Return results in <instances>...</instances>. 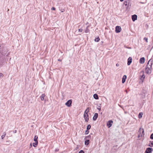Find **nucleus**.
I'll use <instances>...</instances> for the list:
<instances>
[{
  "instance_id": "f257e3e1",
  "label": "nucleus",
  "mask_w": 153,
  "mask_h": 153,
  "mask_svg": "<svg viewBox=\"0 0 153 153\" xmlns=\"http://www.w3.org/2000/svg\"><path fill=\"white\" fill-rule=\"evenodd\" d=\"M153 60L150 59L149 61L146 68V72L148 74H150L152 72V65Z\"/></svg>"
},
{
  "instance_id": "f03ea898",
  "label": "nucleus",
  "mask_w": 153,
  "mask_h": 153,
  "mask_svg": "<svg viewBox=\"0 0 153 153\" xmlns=\"http://www.w3.org/2000/svg\"><path fill=\"white\" fill-rule=\"evenodd\" d=\"M8 51V50L6 48H1V46H0V52L3 55L7 56L9 55V53L7 54Z\"/></svg>"
},
{
  "instance_id": "7ed1b4c3",
  "label": "nucleus",
  "mask_w": 153,
  "mask_h": 153,
  "mask_svg": "<svg viewBox=\"0 0 153 153\" xmlns=\"http://www.w3.org/2000/svg\"><path fill=\"white\" fill-rule=\"evenodd\" d=\"M144 129L140 128L138 131V137L139 139H140L144 135Z\"/></svg>"
},
{
  "instance_id": "20e7f679",
  "label": "nucleus",
  "mask_w": 153,
  "mask_h": 153,
  "mask_svg": "<svg viewBox=\"0 0 153 153\" xmlns=\"http://www.w3.org/2000/svg\"><path fill=\"white\" fill-rule=\"evenodd\" d=\"M141 75L140 76V82L141 83H142L145 79V76L143 72L142 71L141 72Z\"/></svg>"
},
{
  "instance_id": "39448f33",
  "label": "nucleus",
  "mask_w": 153,
  "mask_h": 153,
  "mask_svg": "<svg viewBox=\"0 0 153 153\" xmlns=\"http://www.w3.org/2000/svg\"><path fill=\"white\" fill-rule=\"evenodd\" d=\"M113 122L112 120H110L107 122L106 126L108 128H109L111 126Z\"/></svg>"
},
{
  "instance_id": "423d86ee",
  "label": "nucleus",
  "mask_w": 153,
  "mask_h": 153,
  "mask_svg": "<svg viewBox=\"0 0 153 153\" xmlns=\"http://www.w3.org/2000/svg\"><path fill=\"white\" fill-rule=\"evenodd\" d=\"M124 4L125 6H127V9H128V8H130L129 7L131 6V4L130 2V1H125L124 3Z\"/></svg>"
},
{
  "instance_id": "0eeeda50",
  "label": "nucleus",
  "mask_w": 153,
  "mask_h": 153,
  "mask_svg": "<svg viewBox=\"0 0 153 153\" xmlns=\"http://www.w3.org/2000/svg\"><path fill=\"white\" fill-rule=\"evenodd\" d=\"M72 100L71 99L68 100L65 103V105L68 107H70L72 105Z\"/></svg>"
},
{
  "instance_id": "6e6552de",
  "label": "nucleus",
  "mask_w": 153,
  "mask_h": 153,
  "mask_svg": "<svg viewBox=\"0 0 153 153\" xmlns=\"http://www.w3.org/2000/svg\"><path fill=\"white\" fill-rule=\"evenodd\" d=\"M121 30V28L120 26H116L115 27V32L118 33L120 32Z\"/></svg>"
},
{
  "instance_id": "1a4fd4ad",
  "label": "nucleus",
  "mask_w": 153,
  "mask_h": 153,
  "mask_svg": "<svg viewBox=\"0 0 153 153\" xmlns=\"http://www.w3.org/2000/svg\"><path fill=\"white\" fill-rule=\"evenodd\" d=\"M84 117L85 120V121L87 122H88L89 120V115L88 114H84Z\"/></svg>"
},
{
  "instance_id": "9d476101",
  "label": "nucleus",
  "mask_w": 153,
  "mask_h": 153,
  "mask_svg": "<svg viewBox=\"0 0 153 153\" xmlns=\"http://www.w3.org/2000/svg\"><path fill=\"white\" fill-rule=\"evenodd\" d=\"M132 61V58L130 57L128 59L127 61V65H129Z\"/></svg>"
},
{
  "instance_id": "9b49d317",
  "label": "nucleus",
  "mask_w": 153,
  "mask_h": 153,
  "mask_svg": "<svg viewBox=\"0 0 153 153\" xmlns=\"http://www.w3.org/2000/svg\"><path fill=\"white\" fill-rule=\"evenodd\" d=\"M98 117V114L97 113H95L93 117V120L94 121H95L97 120Z\"/></svg>"
},
{
  "instance_id": "f8f14e48",
  "label": "nucleus",
  "mask_w": 153,
  "mask_h": 153,
  "mask_svg": "<svg viewBox=\"0 0 153 153\" xmlns=\"http://www.w3.org/2000/svg\"><path fill=\"white\" fill-rule=\"evenodd\" d=\"M127 78V76L126 75H124L122 79V83H124L126 81V80Z\"/></svg>"
},
{
  "instance_id": "ddd939ff",
  "label": "nucleus",
  "mask_w": 153,
  "mask_h": 153,
  "mask_svg": "<svg viewBox=\"0 0 153 153\" xmlns=\"http://www.w3.org/2000/svg\"><path fill=\"white\" fill-rule=\"evenodd\" d=\"M145 62V58L144 57H142L140 59V62L141 64L144 63Z\"/></svg>"
},
{
  "instance_id": "4468645a",
  "label": "nucleus",
  "mask_w": 153,
  "mask_h": 153,
  "mask_svg": "<svg viewBox=\"0 0 153 153\" xmlns=\"http://www.w3.org/2000/svg\"><path fill=\"white\" fill-rule=\"evenodd\" d=\"M85 145L88 146L90 140L88 139H85Z\"/></svg>"
},
{
  "instance_id": "2eb2a0df",
  "label": "nucleus",
  "mask_w": 153,
  "mask_h": 153,
  "mask_svg": "<svg viewBox=\"0 0 153 153\" xmlns=\"http://www.w3.org/2000/svg\"><path fill=\"white\" fill-rule=\"evenodd\" d=\"M152 149L150 148H148L146 151V153H150L152 152Z\"/></svg>"
},
{
  "instance_id": "dca6fc26",
  "label": "nucleus",
  "mask_w": 153,
  "mask_h": 153,
  "mask_svg": "<svg viewBox=\"0 0 153 153\" xmlns=\"http://www.w3.org/2000/svg\"><path fill=\"white\" fill-rule=\"evenodd\" d=\"M94 98L96 100H98L99 99V97L98 95L97 94H95L93 95Z\"/></svg>"
},
{
  "instance_id": "f3484780",
  "label": "nucleus",
  "mask_w": 153,
  "mask_h": 153,
  "mask_svg": "<svg viewBox=\"0 0 153 153\" xmlns=\"http://www.w3.org/2000/svg\"><path fill=\"white\" fill-rule=\"evenodd\" d=\"M45 96V94H42L41 96L40 97V98L41 99V100L42 101L44 100V98Z\"/></svg>"
},
{
  "instance_id": "a211bd4d",
  "label": "nucleus",
  "mask_w": 153,
  "mask_h": 153,
  "mask_svg": "<svg viewBox=\"0 0 153 153\" xmlns=\"http://www.w3.org/2000/svg\"><path fill=\"white\" fill-rule=\"evenodd\" d=\"M89 108H87L85 111L84 114H88V113L89 112Z\"/></svg>"
},
{
  "instance_id": "6ab92c4d",
  "label": "nucleus",
  "mask_w": 153,
  "mask_h": 153,
  "mask_svg": "<svg viewBox=\"0 0 153 153\" xmlns=\"http://www.w3.org/2000/svg\"><path fill=\"white\" fill-rule=\"evenodd\" d=\"M38 137L37 135H35L34 137L33 140L35 142H38Z\"/></svg>"
},
{
  "instance_id": "aec40b11",
  "label": "nucleus",
  "mask_w": 153,
  "mask_h": 153,
  "mask_svg": "<svg viewBox=\"0 0 153 153\" xmlns=\"http://www.w3.org/2000/svg\"><path fill=\"white\" fill-rule=\"evenodd\" d=\"M89 27V26L88 25L86 27V29L85 31V33H87L89 32V30L88 28V27Z\"/></svg>"
},
{
  "instance_id": "412c9836",
  "label": "nucleus",
  "mask_w": 153,
  "mask_h": 153,
  "mask_svg": "<svg viewBox=\"0 0 153 153\" xmlns=\"http://www.w3.org/2000/svg\"><path fill=\"white\" fill-rule=\"evenodd\" d=\"M38 142H35V143H33V146L34 147H36L38 145Z\"/></svg>"
},
{
  "instance_id": "4be33fe9",
  "label": "nucleus",
  "mask_w": 153,
  "mask_h": 153,
  "mask_svg": "<svg viewBox=\"0 0 153 153\" xmlns=\"http://www.w3.org/2000/svg\"><path fill=\"white\" fill-rule=\"evenodd\" d=\"M91 138V136L90 135H89L88 136H86L84 139H88L89 140Z\"/></svg>"
},
{
  "instance_id": "5701e85b",
  "label": "nucleus",
  "mask_w": 153,
  "mask_h": 153,
  "mask_svg": "<svg viewBox=\"0 0 153 153\" xmlns=\"http://www.w3.org/2000/svg\"><path fill=\"white\" fill-rule=\"evenodd\" d=\"M100 40V39L99 37L98 36H97V37H96L94 39V41L96 42H98Z\"/></svg>"
},
{
  "instance_id": "b1692460",
  "label": "nucleus",
  "mask_w": 153,
  "mask_h": 153,
  "mask_svg": "<svg viewBox=\"0 0 153 153\" xmlns=\"http://www.w3.org/2000/svg\"><path fill=\"white\" fill-rule=\"evenodd\" d=\"M143 114V112L140 113L138 115V117L139 119L141 118Z\"/></svg>"
},
{
  "instance_id": "393cba45",
  "label": "nucleus",
  "mask_w": 153,
  "mask_h": 153,
  "mask_svg": "<svg viewBox=\"0 0 153 153\" xmlns=\"http://www.w3.org/2000/svg\"><path fill=\"white\" fill-rule=\"evenodd\" d=\"M91 127V125L90 124H89L87 126L86 129H87V130H89V129H90Z\"/></svg>"
},
{
  "instance_id": "a878e982",
  "label": "nucleus",
  "mask_w": 153,
  "mask_h": 153,
  "mask_svg": "<svg viewBox=\"0 0 153 153\" xmlns=\"http://www.w3.org/2000/svg\"><path fill=\"white\" fill-rule=\"evenodd\" d=\"M6 134L5 132H4L3 133V134L1 136V137L2 139H3L5 137V136Z\"/></svg>"
},
{
  "instance_id": "bb28decb",
  "label": "nucleus",
  "mask_w": 153,
  "mask_h": 153,
  "mask_svg": "<svg viewBox=\"0 0 153 153\" xmlns=\"http://www.w3.org/2000/svg\"><path fill=\"white\" fill-rule=\"evenodd\" d=\"M89 131L88 130H87V129H86V130L85 131V134L86 135V134H88V133H89Z\"/></svg>"
},
{
  "instance_id": "cd10ccee",
  "label": "nucleus",
  "mask_w": 153,
  "mask_h": 153,
  "mask_svg": "<svg viewBox=\"0 0 153 153\" xmlns=\"http://www.w3.org/2000/svg\"><path fill=\"white\" fill-rule=\"evenodd\" d=\"M79 153H85L84 151L83 150H81Z\"/></svg>"
},
{
  "instance_id": "c85d7f7f",
  "label": "nucleus",
  "mask_w": 153,
  "mask_h": 153,
  "mask_svg": "<svg viewBox=\"0 0 153 153\" xmlns=\"http://www.w3.org/2000/svg\"><path fill=\"white\" fill-rule=\"evenodd\" d=\"M131 18L133 21L134 22V15H132Z\"/></svg>"
},
{
  "instance_id": "c756f323",
  "label": "nucleus",
  "mask_w": 153,
  "mask_h": 153,
  "mask_svg": "<svg viewBox=\"0 0 153 153\" xmlns=\"http://www.w3.org/2000/svg\"><path fill=\"white\" fill-rule=\"evenodd\" d=\"M101 106H99V108H97V109L99 111H100L101 110Z\"/></svg>"
},
{
  "instance_id": "7c9ffc66",
  "label": "nucleus",
  "mask_w": 153,
  "mask_h": 153,
  "mask_svg": "<svg viewBox=\"0 0 153 153\" xmlns=\"http://www.w3.org/2000/svg\"><path fill=\"white\" fill-rule=\"evenodd\" d=\"M137 16L136 15L134 14V21L137 19Z\"/></svg>"
},
{
  "instance_id": "2f4dec72",
  "label": "nucleus",
  "mask_w": 153,
  "mask_h": 153,
  "mask_svg": "<svg viewBox=\"0 0 153 153\" xmlns=\"http://www.w3.org/2000/svg\"><path fill=\"white\" fill-rule=\"evenodd\" d=\"M150 138L152 139H153V133L151 135Z\"/></svg>"
},
{
  "instance_id": "473e14b6",
  "label": "nucleus",
  "mask_w": 153,
  "mask_h": 153,
  "mask_svg": "<svg viewBox=\"0 0 153 153\" xmlns=\"http://www.w3.org/2000/svg\"><path fill=\"white\" fill-rule=\"evenodd\" d=\"M82 29H78V31L79 32H82Z\"/></svg>"
},
{
  "instance_id": "72a5a7b5",
  "label": "nucleus",
  "mask_w": 153,
  "mask_h": 153,
  "mask_svg": "<svg viewBox=\"0 0 153 153\" xmlns=\"http://www.w3.org/2000/svg\"><path fill=\"white\" fill-rule=\"evenodd\" d=\"M144 39L146 41V42H148V39L147 38L145 37L144 38Z\"/></svg>"
},
{
  "instance_id": "f704fd0d",
  "label": "nucleus",
  "mask_w": 153,
  "mask_h": 153,
  "mask_svg": "<svg viewBox=\"0 0 153 153\" xmlns=\"http://www.w3.org/2000/svg\"><path fill=\"white\" fill-rule=\"evenodd\" d=\"M51 9L52 10H56V8L55 7H53L51 8Z\"/></svg>"
},
{
  "instance_id": "c9c22d12",
  "label": "nucleus",
  "mask_w": 153,
  "mask_h": 153,
  "mask_svg": "<svg viewBox=\"0 0 153 153\" xmlns=\"http://www.w3.org/2000/svg\"><path fill=\"white\" fill-rule=\"evenodd\" d=\"M61 11L62 12H63L65 11V9H61Z\"/></svg>"
},
{
  "instance_id": "e433bc0d",
  "label": "nucleus",
  "mask_w": 153,
  "mask_h": 153,
  "mask_svg": "<svg viewBox=\"0 0 153 153\" xmlns=\"http://www.w3.org/2000/svg\"><path fill=\"white\" fill-rule=\"evenodd\" d=\"M132 26H133V24H131L130 25V28L131 29V27Z\"/></svg>"
},
{
  "instance_id": "4c0bfd02",
  "label": "nucleus",
  "mask_w": 153,
  "mask_h": 153,
  "mask_svg": "<svg viewBox=\"0 0 153 153\" xmlns=\"http://www.w3.org/2000/svg\"><path fill=\"white\" fill-rule=\"evenodd\" d=\"M3 75V74L1 73H0V78L1 76Z\"/></svg>"
},
{
  "instance_id": "58836bf2",
  "label": "nucleus",
  "mask_w": 153,
  "mask_h": 153,
  "mask_svg": "<svg viewBox=\"0 0 153 153\" xmlns=\"http://www.w3.org/2000/svg\"><path fill=\"white\" fill-rule=\"evenodd\" d=\"M17 132V131L16 130H14L13 131V132L14 133H16Z\"/></svg>"
},
{
  "instance_id": "ea45409f",
  "label": "nucleus",
  "mask_w": 153,
  "mask_h": 153,
  "mask_svg": "<svg viewBox=\"0 0 153 153\" xmlns=\"http://www.w3.org/2000/svg\"><path fill=\"white\" fill-rule=\"evenodd\" d=\"M58 61H59V62H61L62 60L60 59H58Z\"/></svg>"
},
{
  "instance_id": "a19ab883",
  "label": "nucleus",
  "mask_w": 153,
  "mask_h": 153,
  "mask_svg": "<svg viewBox=\"0 0 153 153\" xmlns=\"http://www.w3.org/2000/svg\"><path fill=\"white\" fill-rule=\"evenodd\" d=\"M116 65L117 66H119V64L118 63H117L116 64Z\"/></svg>"
},
{
  "instance_id": "79ce46f5",
  "label": "nucleus",
  "mask_w": 153,
  "mask_h": 153,
  "mask_svg": "<svg viewBox=\"0 0 153 153\" xmlns=\"http://www.w3.org/2000/svg\"><path fill=\"white\" fill-rule=\"evenodd\" d=\"M59 151V149H56V150H55V151L56 152H57Z\"/></svg>"
},
{
  "instance_id": "37998d69",
  "label": "nucleus",
  "mask_w": 153,
  "mask_h": 153,
  "mask_svg": "<svg viewBox=\"0 0 153 153\" xmlns=\"http://www.w3.org/2000/svg\"><path fill=\"white\" fill-rule=\"evenodd\" d=\"M30 147H31L32 146V143H30Z\"/></svg>"
},
{
  "instance_id": "c03bdc74",
  "label": "nucleus",
  "mask_w": 153,
  "mask_h": 153,
  "mask_svg": "<svg viewBox=\"0 0 153 153\" xmlns=\"http://www.w3.org/2000/svg\"><path fill=\"white\" fill-rule=\"evenodd\" d=\"M124 0H120V1L121 2H122Z\"/></svg>"
},
{
  "instance_id": "a18cd8bd",
  "label": "nucleus",
  "mask_w": 153,
  "mask_h": 153,
  "mask_svg": "<svg viewBox=\"0 0 153 153\" xmlns=\"http://www.w3.org/2000/svg\"><path fill=\"white\" fill-rule=\"evenodd\" d=\"M92 134H93L92 133H91L90 135H92Z\"/></svg>"
},
{
  "instance_id": "49530a36",
  "label": "nucleus",
  "mask_w": 153,
  "mask_h": 153,
  "mask_svg": "<svg viewBox=\"0 0 153 153\" xmlns=\"http://www.w3.org/2000/svg\"><path fill=\"white\" fill-rule=\"evenodd\" d=\"M151 144H152V145H153V143H151Z\"/></svg>"
},
{
  "instance_id": "de8ad7c7",
  "label": "nucleus",
  "mask_w": 153,
  "mask_h": 153,
  "mask_svg": "<svg viewBox=\"0 0 153 153\" xmlns=\"http://www.w3.org/2000/svg\"><path fill=\"white\" fill-rule=\"evenodd\" d=\"M102 42V43H103V41H102V42Z\"/></svg>"
},
{
  "instance_id": "09e8293b",
  "label": "nucleus",
  "mask_w": 153,
  "mask_h": 153,
  "mask_svg": "<svg viewBox=\"0 0 153 153\" xmlns=\"http://www.w3.org/2000/svg\"><path fill=\"white\" fill-rule=\"evenodd\" d=\"M88 22H87V23L86 24V25L88 24Z\"/></svg>"
},
{
  "instance_id": "8fccbe9b",
  "label": "nucleus",
  "mask_w": 153,
  "mask_h": 153,
  "mask_svg": "<svg viewBox=\"0 0 153 153\" xmlns=\"http://www.w3.org/2000/svg\"><path fill=\"white\" fill-rule=\"evenodd\" d=\"M88 22H87V23L86 24V25L88 24Z\"/></svg>"
},
{
  "instance_id": "3c124183",
  "label": "nucleus",
  "mask_w": 153,
  "mask_h": 153,
  "mask_svg": "<svg viewBox=\"0 0 153 153\" xmlns=\"http://www.w3.org/2000/svg\"><path fill=\"white\" fill-rule=\"evenodd\" d=\"M88 22H87V23L86 24V25L88 24Z\"/></svg>"
}]
</instances>
